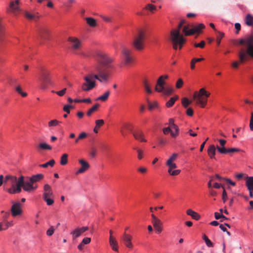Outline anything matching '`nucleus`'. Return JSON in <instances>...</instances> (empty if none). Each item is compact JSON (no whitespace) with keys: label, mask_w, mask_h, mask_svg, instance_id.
<instances>
[{"label":"nucleus","mask_w":253,"mask_h":253,"mask_svg":"<svg viewBox=\"0 0 253 253\" xmlns=\"http://www.w3.org/2000/svg\"><path fill=\"white\" fill-rule=\"evenodd\" d=\"M41 77L42 87L43 88H45L46 85L48 84H51L52 83L50 79V73L48 71L44 69H42Z\"/></svg>","instance_id":"nucleus-10"},{"label":"nucleus","mask_w":253,"mask_h":253,"mask_svg":"<svg viewBox=\"0 0 253 253\" xmlns=\"http://www.w3.org/2000/svg\"><path fill=\"white\" fill-rule=\"evenodd\" d=\"M168 78V75H162L158 78L155 87V89L157 92L162 93L165 95H169L172 93L173 89L171 87L165 86V80Z\"/></svg>","instance_id":"nucleus-3"},{"label":"nucleus","mask_w":253,"mask_h":253,"mask_svg":"<svg viewBox=\"0 0 253 253\" xmlns=\"http://www.w3.org/2000/svg\"><path fill=\"white\" fill-rule=\"evenodd\" d=\"M137 171L141 173H142V174H145L147 172V169L144 167V166H140V167H139L137 169Z\"/></svg>","instance_id":"nucleus-51"},{"label":"nucleus","mask_w":253,"mask_h":253,"mask_svg":"<svg viewBox=\"0 0 253 253\" xmlns=\"http://www.w3.org/2000/svg\"><path fill=\"white\" fill-rule=\"evenodd\" d=\"M182 26V23H180L178 28L171 30L170 32V40L174 49H176L178 46H179V49H181L186 41L185 39L180 34V29Z\"/></svg>","instance_id":"nucleus-2"},{"label":"nucleus","mask_w":253,"mask_h":253,"mask_svg":"<svg viewBox=\"0 0 253 253\" xmlns=\"http://www.w3.org/2000/svg\"><path fill=\"white\" fill-rule=\"evenodd\" d=\"M87 24L91 27H95L97 25L96 20L91 17H87L85 18Z\"/></svg>","instance_id":"nucleus-32"},{"label":"nucleus","mask_w":253,"mask_h":253,"mask_svg":"<svg viewBox=\"0 0 253 253\" xmlns=\"http://www.w3.org/2000/svg\"><path fill=\"white\" fill-rule=\"evenodd\" d=\"M178 154L176 153H173L167 161L166 165L169 168H176L177 166L175 163H173L176 160Z\"/></svg>","instance_id":"nucleus-19"},{"label":"nucleus","mask_w":253,"mask_h":253,"mask_svg":"<svg viewBox=\"0 0 253 253\" xmlns=\"http://www.w3.org/2000/svg\"><path fill=\"white\" fill-rule=\"evenodd\" d=\"M238 56L239 61H235L231 64V66L234 68H237L240 63H243L245 61L247 58V53L245 49H241L238 53Z\"/></svg>","instance_id":"nucleus-11"},{"label":"nucleus","mask_w":253,"mask_h":253,"mask_svg":"<svg viewBox=\"0 0 253 253\" xmlns=\"http://www.w3.org/2000/svg\"><path fill=\"white\" fill-rule=\"evenodd\" d=\"M219 142L220 146H219L217 145V146H216V148L217 149V151L219 153L220 150L226 149V148H225V147H224V145L226 142V141L224 139H219Z\"/></svg>","instance_id":"nucleus-35"},{"label":"nucleus","mask_w":253,"mask_h":253,"mask_svg":"<svg viewBox=\"0 0 253 253\" xmlns=\"http://www.w3.org/2000/svg\"><path fill=\"white\" fill-rule=\"evenodd\" d=\"M104 121L103 120H97L95 121L96 126L100 127L104 124Z\"/></svg>","instance_id":"nucleus-63"},{"label":"nucleus","mask_w":253,"mask_h":253,"mask_svg":"<svg viewBox=\"0 0 253 253\" xmlns=\"http://www.w3.org/2000/svg\"><path fill=\"white\" fill-rule=\"evenodd\" d=\"M88 230V227L87 226H83L80 228H77L71 232L72 235L73 240H75L78 237H80L83 233Z\"/></svg>","instance_id":"nucleus-14"},{"label":"nucleus","mask_w":253,"mask_h":253,"mask_svg":"<svg viewBox=\"0 0 253 253\" xmlns=\"http://www.w3.org/2000/svg\"><path fill=\"white\" fill-rule=\"evenodd\" d=\"M68 154H64L62 155L61 157V160L60 163L61 165H65L67 164L68 162Z\"/></svg>","instance_id":"nucleus-38"},{"label":"nucleus","mask_w":253,"mask_h":253,"mask_svg":"<svg viewBox=\"0 0 253 253\" xmlns=\"http://www.w3.org/2000/svg\"><path fill=\"white\" fill-rule=\"evenodd\" d=\"M69 41L71 42V46L73 49L78 50L80 48L81 43L78 39L76 38L70 37L69 38Z\"/></svg>","instance_id":"nucleus-20"},{"label":"nucleus","mask_w":253,"mask_h":253,"mask_svg":"<svg viewBox=\"0 0 253 253\" xmlns=\"http://www.w3.org/2000/svg\"><path fill=\"white\" fill-rule=\"evenodd\" d=\"M22 204L19 202L14 203L11 208V214L13 216L21 215L22 213Z\"/></svg>","instance_id":"nucleus-13"},{"label":"nucleus","mask_w":253,"mask_h":253,"mask_svg":"<svg viewBox=\"0 0 253 253\" xmlns=\"http://www.w3.org/2000/svg\"><path fill=\"white\" fill-rule=\"evenodd\" d=\"M246 53L250 55L253 58V45H249L248 46L247 51Z\"/></svg>","instance_id":"nucleus-44"},{"label":"nucleus","mask_w":253,"mask_h":253,"mask_svg":"<svg viewBox=\"0 0 253 253\" xmlns=\"http://www.w3.org/2000/svg\"><path fill=\"white\" fill-rule=\"evenodd\" d=\"M54 232V229L53 226H51L46 231V235L50 236L53 235Z\"/></svg>","instance_id":"nucleus-58"},{"label":"nucleus","mask_w":253,"mask_h":253,"mask_svg":"<svg viewBox=\"0 0 253 253\" xmlns=\"http://www.w3.org/2000/svg\"><path fill=\"white\" fill-rule=\"evenodd\" d=\"M118 244L116 240L112 236V249L117 251H118Z\"/></svg>","instance_id":"nucleus-46"},{"label":"nucleus","mask_w":253,"mask_h":253,"mask_svg":"<svg viewBox=\"0 0 253 253\" xmlns=\"http://www.w3.org/2000/svg\"><path fill=\"white\" fill-rule=\"evenodd\" d=\"M25 16L27 18H28L29 19H33L35 17V16L34 15H33L27 11L25 12Z\"/></svg>","instance_id":"nucleus-61"},{"label":"nucleus","mask_w":253,"mask_h":253,"mask_svg":"<svg viewBox=\"0 0 253 253\" xmlns=\"http://www.w3.org/2000/svg\"><path fill=\"white\" fill-rule=\"evenodd\" d=\"M43 191L42 198L53 197V193L49 185L46 184L44 185Z\"/></svg>","instance_id":"nucleus-21"},{"label":"nucleus","mask_w":253,"mask_h":253,"mask_svg":"<svg viewBox=\"0 0 253 253\" xmlns=\"http://www.w3.org/2000/svg\"><path fill=\"white\" fill-rule=\"evenodd\" d=\"M24 182V176L21 175L18 179V181L15 186L10 187L7 189L6 190L11 194H14L16 193H19L21 192L22 187H23V184Z\"/></svg>","instance_id":"nucleus-9"},{"label":"nucleus","mask_w":253,"mask_h":253,"mask_svg":"<svg viewBox=\"0 0 253 253\" xmlns=\"http://www.w3.org/2000/svg\"><path fill=\"white\" fill-rule=\"evenodd\" d=\"M54 164H55V161L53 159H52L45 164L40 165V167L45 168H47L48 166L53 167Z\"/></svg>","instance_id":"nucleus-41"},{"label":"nucleus","mask_w":253,"mask_h":253,"mask_svg":"<svg viewBox=\"0 0 253 253\" xmlns=\"http://www.w3.org/2000/svg\"><path fill=\"white\" fill-rule=\"evenodd\" d=\"M145 8L147 9H149V10L152 12L153 10L156 9V7L154 5L148 4L146 6Z\"/></svg>","instance_id":"nucleus-60"},{"label":"nucleus","mask_w":253,"mask_h":253,"mask_svg":"<svg viewBox=\"0 0 253 253\" xmlns=\"http://www.w3.org/2000/svg\"><path fill=\"white\" fill-rule=\"evenodd\" d=\"M183 84V80L181 79H179L176 84V87L177 88H181Z\"/></svg>","instance_id":"nucleus-56"},{"label":"nucleus","mask_w":253,"mask_h":253,"mask_svg":"<svg viewBox=\"0 0 253 253\" xmlns=\"http://www.w3.org/2000/svg\"><path fill=\"white\" fill-rule=\"evenodd\" d=\"M59 123H60V122L57 120H52L48 122V126L50 127L56 126H58Z\"/></svg>","instance_id":"nucleus-43"},{"label":"nucleus","mask_w":253,"mask_h":253,"mask_svg":"<svg viewBox=\"0 0 253 253\" xmlns=\"http://www.w3.org/2000/svg\"><path fill=\"white\" fill-rule=\"evenodd\" d=\"M179 133V128L177 126L176 128H172L171 131V136L172 137H176Z\"/></svg>","instance_id":"nucleus-49"},{"label":"nucleus","mask_w":253,"mask_h":253,"mask_svg":"<svg viewBox=\"0 0 253 253\" xmlns=\"http://www.w3.org/2000/svg\"><path fill=\"white\" fill-rule=\"evenodd\" d=\"M43 174L42 173H38L37 174L33 175L32 176L30 177V180L32 181V182H33V184H34V183L39 181L40 180L42 179L43 178Z\"/></svg>","instance_id":"nucleus-29"},{"label":"nucleus","mask_w":253,"mask_h":253,"mask_svg":"<svg viewBox=\"0 0 253 253\" xmlns=\"http://www.w3.org/2000/svg\"><path fill=\"white\" fill-rule=\"evenodd\" d=\"M132 126L130 123H125L120 128V131L123 136L126 135V131H132Z\"/></svg>","instance_id":"nucleus-24"},{"label":"nucleus","mask_w":253,"mask_h":253,"mask_svg":"<svg viewBox=\"0 0 253 253\" xmlns=\"http://www.w3.org/2000/svg\"><path fill=\"white\" fill-rule=\"evenodd\" d=\"M240 151V150L236 148H231L226 149L220 150L219 153L221 154H226L228 153H234Z\"/></svg>","instance_id":"nucleus-31"},{"label":"nucleus","mask_w":253,"mask_h":253,"mask_svg":"<svg viewBox=\"0 0 253 253\" xmlns=\"http://www.w3.org/2000/svg\"><path fill=\"white\" fill-rule=\"evenodd\" d=\"M149 109L150 110H152L158 106V103L156 102H154L153 103L148 102Z\"/></svg>","instance_id":"nucleus-55"},{"label":"nucleus","mask_w":253,"mask_h":253,"mask_svg":"<svg viewBox=\"0 0 253 253\" xmlns=\"http://www.w3.org/2000/svg\"><path fill=\"white\" fill-rule=\"evenodd\" d=\"M178 99V96H175L174 97L170 98V99L167 102L166 106L168 107H171L174 103L175 101Z\"/></svg>","instance_id":"nucleus-36"},{"label":"nucleus","mask_w":253,"mask_h":253,"mask_svg":"<svg viewBox=\"0 0 253 253\" xmlns=\"http://www.w3.org/2000/svg\"><path fill=\"white\" fill-rule=\"evenodd\" d=\"M90 242H91L90 238L85 237L83 239L81 243H82V244H83L84 246L85 245L89 244L90 243Z\"/></svg>","instance_id":"nucleus-54"},{"label":"nucleus","mask_w":253,"mask_h":253,"mask_svg":"<svg viewBox=\"0 0 253 253\" xmlns=\"http://www.w3.org/2000/svg\"><path fill=\"white\" fill-rule=\"evenodd\" d=\"M145 36V31L141 29H139L134 35L133 45L136 49L141 50L143 49Z\"/></svg>","instance_id":"nucleus-5"},{"label":"nucleus","mask_w":253,"mask_h":253,"mask_svg":"<svg viewBox=\"0 0 253 253\" xmlns=\"http://www.w3.org/2000/svg\"><path fill=\"white\" fill-rule=\"evenodd\" d=\"M216 149H217L216 147H215L213 144H211L209 146L207 152L208 156L211 159H215V155L216 153Z\"/></svg>","instance_id":"nucleus-25"},{"label":"nucleus","mask_w":253,"mask_h":253,"mask_svg":"<svg viewBox=\"0 0 253 253\" xmlns=\"http://www.w3.org/2000/svg\"><path fill=\"white\" fill-rule=\"evenodd\" d=\"M186 213L187 215L191 216L192 218L196 220H199L201 217L199 213L191 209L187 210Z\"/></svg>","instance_id":"nucleus-27"},{"label":"nucleus","mask_w":253,"mask_h":253,"mask_svg":"<svg viewBox=\"0 0 253 253\" xmlns=\"http://www.w3.org/2000/svg\"><path fill=\"white\" fill-rule=\"evenodd\" d=\"M42 198L48 206H51L54 203V200L52 199V197H44Z\"/></svg>","instance_id":"nucleus-47"},{"label":"nucleus","mask_w":253,"mask_h":253,"mask_svg":"<svg viewBox=\"0 0 253 253\" xmlns=\"http://www.w3.org/2000/svg\"><path fill=\"white\" fill-rule=\"evenodd\" d=\"M79 163L81 165V167L76 172L77 174L84 172L89 167L88 163L83 159L80 160Z\"/></svg>","instance_id":"nucleus-22"},{"label":"nucleus","mask_w":253,"mask_h":253,"mask_svg":"<svg viewBox=\"0 0 253 253\" xmlns=\"http://www.w3.org/2000/svg\"><path fill=\"white\" fill-rule=\"evenodd\" d=\"M133 136L134 138L141 142H146L147 140L145 138V135L142 131L138 130L133 132Z\"/></svg>","instance_id":"nucleus-17"},{"label":"nucleus","mask_w":253,"mask_h":253,"mask_svg":"<svg viewBox=\"0 0 253 253\" xmlns=\"http://www.w3.org/2000/svg\"><path fill=\"white\" fill-rule=\"evenodd\" d=\"M37 148L38 150H51L52 149V147L48 144H47L45 142H42L40 143L39 145L37 146Z\"/></svg>","instance_id":"nucleus-30"},{"label":"nucleus","mask_w":253,"mask_h":253,"mask_svg":"<svg viewBox=\"0 0 253 253\" xmlns=\"http://www.w3.org/2000/svg\"><path fill=\"white\" fill-rule=\"evenodd\" d=\"M175 168H168V173L172 176H175L179 174L181 170L180 169H175V170H172L173 169H174Z\"/></svg>","instance_id":"nucleus-34"},{"label":"nucleus","mask_w":253,"mask_h":253,"mask_svg":"<svg viewBox=\"0 0 253 253\" xmlns=\"http://www.w3.org/2000/svg\"><path fill=\"white\" fill-rule=\"evenodd\" d=\"M132 54V50L126 47L123 48L121 57L125 64L129 65L133 63L134 60Z\"/></svg>","instance_id":"nucleus-7"},{"label":"nucleus","mask_w":253,"mask_h":253,"mask_svg":"<svg viewBox=\"0 0 253 253\" xmlns=\"http://www.w3.org/2000/svg\"><path fill=\"white\" fill-rule=\"evenodd\" d=\"M123 241L125 246L129 249L133 248V245L131 242L132 237L131 235L127 234H124L123 235Z\"/></svg>","instance_id":"nucleus-23"},{"label":"nucleus","mask_w":253,"mask_h":253,"mask_svg":"<svg viewBox=\"0 0 253 253\" xmlns=\"http://www.w3.org/2000/svg\"><path fill=\"white\" fill-rule=\"evenodd\" d=\"M143 85L145 88V90L148 93H152V90L150 89L149 85L147 81L145 80L143 82Z\"/></svg>","instance_id":"nucleus-45"},{"label":"nucleus","mask_w":253,"mask_h":253,"mask_svg":"<svg viewBox=\"0 0 253 253\" xmlns=\"http://www.w3.org/2000/svg\"><path fill=\"white\" fill-rule=\"evenodd\" d=\"M246 22L249 26L253 25V17L250 14H248L246 18Z\"/></svg>","instance_id":"nucleus-39"},{"label":"nucleus","mask_w":253,"mask_h":253,"mask_svg":"<svg viewBox=\"0 0 253 253\" xmlns=\"http://www.w3.org/2000/svg\"><path fill=\"white\" fill-rule=\"evenodd\" d=\"M210 95V93L204 88H201L199 91H195L193 94V99L196 103L201 107L204 108L207 103V98Z\"/></svg>","instance_id":"nucleus-4"},{"label":"nucleus","mask_w":253,"mask_h":253,"mask_svg":"<svg viewBox=\"0 0 253 253\" xmlns=\"http://www.w3.org/2000/svg\"><path fill=\"white\" fill-rule=\"evenodd\" d=\"M205 45V42L204 41H201L200 43L194 44V46L196 47L203 48Z\"/></svg>","instance_id":"nucleus-62"},{"label":"nucleus","mask_w":253,"mask_h":253,"mask_svg":"<svg viewBox=\"0 0 253 253\" xmlns=\"http://www.w3.org/2000/svg\"><path fill=\"white\" fill-rule=\"evenodd\" d=\"M19 0H16L14 1H11L9 7L7 8V11L16 14L20 10L18 6Z\"/></svg>","instance_id":"nucleus-15"},{"label":"nucleus","mask_w":253,"mask_h":253,"mask_svg":"<svg viewBox=\"0 0 253 253\" xmlns=\"http://www.w3.org/2000/svg\"><path fill=\"white\" fill-rule=\"evenodd\" d=\"M49 31L45 28L41 27L39 30V36L40 40H46L48 39Z\"/></svg>","instance_id":"nucleus-16"},{"label":"nucleus","mask_w":253,"mask_h":253,"mask_svg":"<svg viewBox=\"0 0 253 253\" xmlns=\"http://www.w3.org/2000/svg\"><path fill=\"white\" fill-rule=\"evenodd\" d=\"M247 44L248 46L249 45H253L252 43L253 42V35H252L246 38Z\"/></svg>","instance_id":"nucleus-52"},{"label":"nucleus","mask_w":253,"mask_h":253,"mask_svg":"<svg viewBox=\"0 0 253 253\" xmlns=\"http://www.w3.org/2000/svg\"><path fill=\"white\" fill-rule=\"evenodd\" d=\"M15 90L23 97L27 96V93L22 91V88L20 85H18L15 87Z\"/></svg>","instance_id":"nucleus-42"},{"label":"nucleus","mask_w":253,"mask_h":253,"mask_svg":"<svg viewBox=\"0 0 253 253\" xmlns=\"http://www.w3.org/2000/svg\"><path fill=\"white\" fill-rule=\"evenodd\" d=\"M171 129L172 128L170 126H168L164 128L163 129V131L165 134H168L169 133L171 134Z\"/></svg>","instance_id":"nucleus-57"},{"label":"nucleus","mask_w":253,"mask_h":253,"mask_svg":"<svg viewBox=\"0 0 253 253\" xmlns=\"http://www.w3.org/2000/svg\"><path fill=\"white\" fill-rule=\"evenodd\" d=\"M110 95V91H108L106 92L104 94L102 95L99 96L98 98H97L96 100H100L103 101H105L107 100V99L108 98L109 96Z\"/></svg>","instance_id":"nucleus-40"},{"label":"nucleus","mask_w":253,"mask_h":253,"mask_svg":"<svg viewBox=\"0 0 253 253\" xmlns=\"http://www.w3.org/2000/svg\"><path fill=\"white\" fill-rule=\"evenodd\" d=\"M191 103L192 101L189 100L186 97H184L182 99L181 103L184 108H187Z\"/></svg>","instance_id":"nucleus-37"},{"label":"nucleus","mask_w":253,"mask_h":253,"mask_svg":"<svg viewBox=\"0 0 253 253\" xmlns=\"http://www.w3.org/2000/svg\"><path fill=\"white\" fill-rule=\"evenodd\" d=\"M205 27L203 24H199L197 26H193L191 29H189L188 26H185L183 28V32L186 36L193 35L195 33H198Z\"/></svg>","instance_id":"nucleus-8"},{"label":"nucleus","mask_w":253,"mask_h":253,"mask_svg":"<svg viewBox=\"0 0 253 253\" xmlns=\"http://www.w3.org/2000/svg\"><path fill=\"white\" fill-rule=\"evenodd\" d=\"M203 238L205 241V243L208 247H212L213 245L209 239V238L206 236V235H204L203 236Z\"/></svg>","instance_id":"nucleus-50"},{"label":"nucleus","mask_w":253,"mask_h":253,"mask_svg":"<svg viewBox=\"0 0 253 253\" xmlns=\"http://www.w3.org/2000/svg\"><path fill=\"white\" fill-rule=\"evenodd\" d=\"M154 228H155L156 232L157 233H160L162 232L163 229H162V222L161 221V220H158L155 222H152Z\"/></svg>","instance_id":"nucleus-26"},{"label":"nucleus","mask_w":253,"mask_h":253,"mask_svg":"<svg viewBox=\"0 0 253 253\" xmlns=\"http://www.w3.org/2000/svg\"><path fill=\"white\" fill-rule=\"evenodd\" d=\"M85 82L82 85V89L84 91H88L95 86V81L93 80V75L89 74L84 78Z\"/></svg>","instance_id":"nucleus-6"},{"label":"nucleus","mask_w":253,"mask_h":253,"mask_svg":"<svg viewBox=\"0 0 253 253\" xmlns=\"http://www.w3.org/2000/svg\"><path fill=\"white\" fill-rule=\"evenodd\" d=\"M99 106V105L98 103H96L95 105H94L91 108H90L88 110V111L87 112V115L88 116H90L93 112H94L97 110Z\"/></svg>","instance_id":"nucleus-33"},{"label":"nucleus","mask_w":253,"mask_h":253,"mask_svg":"<svg viewBox=\"0 0 253 253\" xmlns=\"http://www.w3.org/2000/svg\"><path fill=\"white\" fill-rule=\"evenodd\" d=\"M66 88H64L63 89H62L60 91L55 92L57 95H58L60 96H62L64 95V94L65 93L66 91Z\"/></svg>","instance_id":"nucleus-64"},{"label":"nucleus","mask_w":253,"mask_h":253,"mask_svg":"<svg viewBox=\"0 0 253 253\" xmlns=\"http://www.w3.org/2000/svg\"><path fill=\"white\" fill-rule=\"evenodd\" d=\"M133 149L136 151V157L138 160H141L143 157L144 155V150L140 148L137 147H134L133 148Z\"/></svg>","instance_id":"nucleus-28"},{"label":"nucleus","mask_w":253,"mask_h":253,"mask_svg":"<svg viewBox=\"0 0 253 253\" xmlns=\"http://www.w3.org/2000/svg\"><path fill=\"white\" fill-rule=\"evenodd\" d=\"M98 64L96 67V70L98 75H93V80L97 79L100 82L106 81L109 78L111 62L110 58L104 54H99L98 58Z\"/></svg>","instance_id":"nucleus-1"},{"label":"nucleus","mask_w":253,"mask_h":253,"mask_svg":"<svg viewBox=\"0 0 253 253\" xmlns=\"http://www.w3.org/2000/svg\"><path fill=\"white\" fill-rule=\"evenodd\" d=\"M222 199L223 202L224 203H225V202L226 201V200L227 199V193H226L224 188H223V192H222Z\"/></svg>","instance_id":"nucleus-59"},{"label":"nucleus","mask_w":253,"mask_h":253,"mask_svg":"<svg viewBox=\"0 0 253 253\" xmlns=\"http://www.w3.org/2000/svg\"><path fill=\"white\" fill-rule=\"evenodd\" d=\"M217 36L216 38V42L218 45L220 43L221 39L224 37V34L221 32H217Z\"/></svg>","instance_id":"nucleus-48"},{"label":"nucleus","mask_w":253,"mask_h":253,"mask_svg":"<svg viewBox=\"0 0 253 253\" xmlns=\"http://www.w3.org/2000/svg\"><path fill=\"white\" fill-rule=\"evenodd\" d=\"M169 126H170L172 128H176V126H177L174 124V120L172 118L169 119Z\"/></svg>","instance_id":"nucleus-53"},{"label":"nucleus","mask_w":253,"mask_h":253,"mask_svg":"<svg viewBox=\"0 0 253 253\" xmlns=\"http://www.w3.org/2000/svg\"><path fill=\"white\" fill-rule=\"evenodd\" d=\"M17 181L18 179L16 176L12 175H7L4 177V184L5 185L9 183L11 185V187H13V186H15Z\"/></svg>","instance_id":"nucleus-18"},{"label":"nucleus","mask_w":253,"mask_h":253,"mask_svg":"<svg viewBox=\"0 0 253 253\" xmlns=\"http://www.w3.org/2000/svg\"><path fill=\"white\" fill-rule=\"evenodd\" d=\"M37 188V186H34V184L29 177H27L26 179L24 177V182L23 184V189L25 191L30 192L32 190H34Z\"/></svg>","instance_id":"nucleus-12"}]
</instances>
